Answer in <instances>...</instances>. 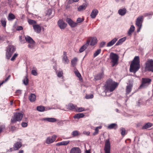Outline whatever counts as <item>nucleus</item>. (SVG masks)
<instances>
[{
  "instance_id": "obj_1",
  "label": "nucleus",
  "mask_w": 153,
  "mask_h": 153,
  "mask_svg": "<svg viewBox=\"0 0 153 153\" xmlns=\"http://www.w3.org/2000/svg\"><path fill=\"white\" fill-rule=\"evenodd\" d=\"M140 68V61L139 56H135L130 65V71L135 74Z\"/></svg>"
},
{
  "instance_id": "obj_2",
  "label": "nucleus",
  "mask_w": 153,
  "mask_h": 153,
  "mask_svg": "<svg viewBox=\"0 0 153 153\" xmlns=\"http://www.w3.org/2000/svg\"><path fill=\"white\" fill-rule=\"evenodd\" d=\"M117 85V83L113 81L111 79H109L106 81L105 86L106 90L112 92L115 90Z\"/></svg>"
},
{
  "instance_id": "obj_3",
  "label": "nucleus",
  "mask_w": 153,
  "mask_h": 153,
  "mask_svg": "<svg viewBox=\"0 0 153 153\" xmlns=\"http://www.w3.org/2000/svg\"><path fill=\"white\" fill-rule=\"evenodd\" d=\"M110 58L111 60V62L112 63V67L118 64L119 57L117 54L113 53H111L110 55Z\"/></svg>"
},
{
  "instance_id": "obj_4",
  "label": "nucleus",
  "mask_w": 153,
  "mask_h": 153,
  "mask_svg": "<svg viewBox=\"0 0 153 153\" xmlns=\"http://www.w3.org/2000/svg\"><path fill=\"white\" fill-rule=\"evenodd\" d=\"M15 51V48L12 45H8L7 47L6 53L7 58L9 59Z\"/></svg>"
},
{
  "instance_id": "obj_5",
  "label": "nucleus",
  "mask_w": 153,
  "mask_h": 153,
  "mask_svg": "<svg viewBox=\"0 0 153 153\" xmlns=\"http://www.w3.org/2000/svg\"><path fill=\"white\" fill-rule=\"evenodd\" d=\"M23 114L21 113H16L11 119V122L13 123H15L17 121H20L22 120Z\"/></svg>"
},
{
  "instance_id": "obj_6",
  "label": "nucleus",
  "mask_w": 153,
  "mask_h": 153,
  "mask_svg": "<svg viewBox=\"0 0 153 153\" xmlns=\"http://www.w3.org/2000/svg\"><path fill=\"white\" fill-rule=\"evenodd\" d=\"M145 70L146 71L153 72V60L149 59L145 63Z\"/></svg>"
},
{
  "instance_id": "obj_7",
  "label": "nucleus",
  "mask_w": 153,
  "mask_h": 153,
  "mask_svg": "<svg viewBox=\"0 0 153 153\" xmlns=\"http://www.w3.org/2000/svg\"><path fill=\"white\" fill-rule=\"evenodd\" d=\"M151 81L149 78H143L142 79V83L139 86V88H142L149 85Z\"/></svg>"
},
{
  "instance_id": "obj_8",
  "label": "nucleus",
  "mask_w": 153,
  "mask_h": 153,
  "mask_svg": "<svg viewBox=\"0 0 153 153\" xmlns=\"http://www.w3.org/2000/svg\"><path fill=\"white\" fill-rule=\"evenodd\" d=\"M143 16H140L138 17L136 20V25L138 27L137 32H139L142 27V24L143 22Z\"/></svg>"
},
{
  "instance_id": "obj_9",
  "label": "nucleus",
  "mask_w": 153,
  "mask_h": 153,
  "mask_svg": "<svg viewBox=\"0 0 153 153\" xmlns=\"http://www.w3.org/2000/svg\"><path fill=\"white\" fill-rule=\"evenodd\" d=\"M111 144L109 139L106 140L105 144V153H110Z\"/></svg>"
},
{
  "instance_id": "obj_10",
  "label": "nucleus",
  "mask_w": 153,
  "mask_h": 153,
  "mask_svg": "<svg viewBox=\"0 0 153 153\" xmlns=\"http://www.w3.org/2000/svg\"><path fill=\"white\" fill-rule=\"evenodd\" d=\"M58 26L61 29H64L66 27L67 24L63 20H60L58 22Z\"/></svg>"
},
{
  "instance_id": "obj_11",
  "label": "nucleus",
  "mask_w": 153,
  "mask_h": 153,
  "mask_svg": "<svg viewBox=\"0 0 153 153\" xmlns=\"http://www.w3.org/2000/svg\"><path fill=\"white\" fill-rule=\"evenodd\" d=\"M66 22L72 27H74L76 26L77 25V23L74 22L69 18H67V19Z\"/></svg>"
},
{
  "instance_id": "obj_12",
  "label": "nucleus",
  "mask_w": 153,
  "mask_h": 153,
  "mask_svg": "<svg viewBox=\"0 0 153 153\" xmlns=\"http://www.w3.org/2000/svg\"><path fill=\"white\" fill-rule=\"evenodd\" d=\"M62 61L65 64H68L69 63V60L67 56V53L66 52H63Z\"/></svg>"
},
{
  "instance_id": "obj_13",
  "label": "nucleus",
  "mask_w": 153,
  "mask_h": 153,
  "mask_svg": "<svg viewBox=\"0 0 153 153\" xmlns=\"http://www.w3.org/2000/svg\"><path fill=\"white\" fill-rule=\"evenodd\" d=\"M56 136L53 135L51 138L48 137L46 140V143L47 144H50L56 140Z\"/></svg>"
},
{
  "instance_id": "obj_14",
  "label": "nucleus",
  "mask_w": 153,
  "mask_h": 153,
  "mask_svg": "<svg viewBox=\"0 0 153 153\" xmlns=\"http://www.w3.org/2000/svg\"><path fill=\"white\" fill-rule=\"evenodd\" d=\"M33 29L34 31L37 33H39L41 31V27L39 25L36 24L33 26Z\"/></svg>"
},
{
  "instance_id": "obj_15",
  "label": "nucleus",
  "mask_w": 153,
  "mask_h": 153,
  "mask_svg": "<svg viewBox=\"0 0 153 153\" xmlns=\"http://www.w3.org/2000/svg\"><path fill=\"white\" fill-rule=\"evenodd\" d=\"M70 153H81V151L79 148L74 147L71 149Z\"/></svg>"
},
{
  "instance_id": "obj_16",
  "label": "nucleus",
  "mask_w": 153,
  "mask_h": 153,
  "mask_svg": "<svg viewBox=\"0 0 153 153\" xmlns=\"http://www.w3.org/2000/svg\"><path fill=\"white\" fill-rule=\"evenodd\" d=\"M98 13V11L96 9H94L90 15V16L92 19H94Z\"/></svg>"
},
{
  "instance_id": "obj_17",
  "label": "nucleus",
  "mask_w": 153,
  "mask_h": 153,
  "mask_svg": "<svg viewBox=\"0 0 153 153\" xmlns=\"http://www.w3.org/2000/svg\"><path fill=\"white\" fill-rule=\"evenodd\" d=\"M22 146V144L20 142H17L13 146V149L15 150L19 149Z\"/></svg>"
},
{
  "instance_id": "obj_18",
  "label": "nucleus",
  "mask_w": 153,
  "mask_h": 153,
  "mask_svg": "<svg viewBox=\"0 0 153 153\" xmlns=\"http://www.w3.org/2000/svg\"><path fill=\"white\" fill-rule=\"evenodd\" d=\"M76 106V105H74L72 103H70L66 106V108L68 109L72 110H75Z\"/></svg>"
},
{
  "instance_id": "obj_19",
  "label": "nucleus",
  "mask_w": 153,
  "mask_h": 153,
  "mask_svg": "<svg viewBox=\"0 0 153 153\" xmlns=\"http://www.w3.org/2000/svg\"><path fill=\"white\" fill-rule=\"evenodd\" d=\"M90 42V41H88L85 44L83 45L80 49L79 51L80 53L83 52L87 48Z\"/></svg>"
},
{
  "instance_id": "obj_20",
  "label": "nucleus",
  "mask_w": 153,
  "mask_h": 153,
  "mask_svg": "<svg viewBox=\"0 0 153 153\" xmlns=\"http://www.w3.org/2000/svg\"><path fill=\"white\" fill-rule=\"evenodd\" d=\"M42 120L52 123L55 122L56 121V119L54 118H44L42 119Z\"/></svg>"
},
{
  "instance_id": "obj_21",
  "label": "nucleus",
  "mask_w": 153,
  "mask_h": 153,
  "mask_svg": "<svg viewBox=\"0 0 153 153\" xmlns=\"http://www.w3.org/2000/svg\"><path fill=\"white\" fill-rule=\"evenodd\" d=\"M25 39L26 41L30 44H34L35 42L30 36H27L25 37Z\"/></svg>"
},
{
  "instance_id": "obj_22",
  "label": "nucleus",
  "mask_w": 153,
  "mask_h": 153,
  "mask_svg": "<svg viewBox=\"0 0 153 153\" xmlns=\"http://www.w3.org/2000/svg\"><path fill=\"white\" fill-rule=\"evenodd\" d=\"M126 10L125 8L119 9L118 11V13L119 15L123 16L126 13Z\"/></svg>"
},
{
  "instance_id": "obj_23",
  "label": "nucleus",
  "mask_w": 153,
  "mask_h": 153,
  "mask_svg": "<svg viewBox=\"0 0 153 153\" xmlns=\"http://www.w3.org/2000/svg\"><path fill=\"white\" fill-rule=\"evenodd\" d=\"M117 39L115 38L111 40L110 42H109L107 44V47H110L113 45L117 41Z\"/></svg>"
},
{
  "instance_id": "obj_24",
  "label": "nucleus",
  "mask_w": 153,
  "mask_h": 153,
  "mask_svg": "<svg viewBox=\"0 0 153 153\" xmlns=\"http://www.w3.org/2000/svg\"><path fill=\"white\" fill-rule=\"evenodd\" d=\"M29 99L30 102H34L36 99V96L33 94H31L29 97Z\"/></svg>"
},
{
  "instance_id": "obj_25",
  "label": "nucleus",
  "mask_w": 153,
  "mask_h": 153,
  "mask_svg": "<svg viewBox=\"0 0 153 153\" xmlns=\"http://www.w3.org/2000/svg\"><path fill=\"white\" fill-rule=\"evenodd\" d=\"M90 45L94 46L97 43V39L95 37H93L91 38L90 41Z\"/></svg>"
},
{
  "instance_id": "obj_26",
  "label": "nucleus",
  "mask_w": 153,
  "mask_h": 153,
  "mask_svg": "<svg viewBox=\"0 0 153 153\" xmlns=\"http://www.w3.org/2000/svg\"><path fill=\"white\" fill-rule=\"evenodd\" d=\"M86 7L87 5L85 4H83L78 7L77 10L79 11H81L85 10L86 9Z\"/></svg>"
},
{
  "instance_id": "obj_27",
  "label": "nucleus",
  "mask_w": 153,
  "mask_h": 153,
  "mask_svg": "<svg viewBox=\"0 0 153 153\" xmlns=\"http://www.w3.org/2000/svg\"><path fill=\"white\" fill-rule=\"evenodd\" d=\"M117 127V124L116 123H112L109 125L108 128L109 129H116Z\"/></svg>"
},
{
  "instance_id": "obj_28",
  "label": "nucleus",
  "mask_w": 153,
  "mask_h": 153,
  "mask_svg": "<svg viewBox=\"0 0 153 153\" xmlns=\"http://www.w3.org/2000/svg\"><path fill=\"white\" fill-rule=\"evenodd\" d=\"M126 39V37H124L120 39L117 42L115 45L117 46L121 44Z\"/></svg>"
},
{
  "instance_id": "obj_29",
  "label": "nucleus",
  "mask_w": 153,
  "mask_h": 153,
  "mask_svg": "<svg viewBox=\"0 0 153 153\" xmlns=\"http://www.w3.org/2000/svg\"><path fill=\"white\" fill-rule=\"evenodd\" d=\"M69 141H62L57 143L56 145V146H60L62 145L65 146L67 145L69 143Z\"/></svg>"
},
{
  "instance_id": "obj_30",
  "label": "nucleus",
  "mask_w": 153,
  "mask_h": 153,
  "mask_svg": "<svg viewBox=\"0 0 153 153\" xmlns=\"http://www.w3.org/2000/svg\"><path fill=\"white\" fill-rule=\"evenodd\" d=\"M16 18L15 16L13 13H10L9 14L7 19L9 21H12Z\"/></svg>"
},
{
  "instance_id": "obj_31",
  "label": "nucleus",
  "mask_w": 153,
  "mask_h": 153,
  "mask_svg": "<svg viewBox=\"0 0 153 153\" xmlns=\"http://www.w3.org/2000/svg\"><path fill=\"white\" fill-rule=\"evenodd\" d=\"M85 115L82 113H78L75 114L74 116V119L77 118L78 119H79L81 118H82L84 117Z\"/></svg>"
},
{
  "instance_id": "obj_32",
  "label": "nucleus",
  "mask_w": 153,
  "mask_h": 153,
  "mask_svg": "<svg viewBox=\"0 0 153 153\" xmlns=\"http://www.w3.org/2000/svg\"><path fill=\"white\" fill-rule=\"evenodd\" d=\"M103 76L104 74L103 73H99L95 76V79L96 80L100 79L102 77H103Z\"/></svg>"
},
{
  "instance_id": "obj_33",
  "label": "nucleus",
  "mask_w": 153,
  "mask_h": 153,
  "mask_svg": "<svg viewBox=\"0 0 153 153\" xmlns=\"http://www.w3.org/2000/svg\"><path fill=\"white\" fill-rule=\"evenodd\" d=\"M132 85L130 84L126 86V94H129L131 91Z\"/></svg>"
},
{
  "instance_id": "obj_34",
  "label": "nucleus",
  "mask_w": 153,
  "mask_h": 153,
  "mask_svg": "<svg viewBox=\"0 0 153 153\" xmlns=\"http://www.w3.org/2000/svg\"><path fill=\"white\" fill-rule=\"evenodd\" d=\"M152 126V123H148L143 126L142 129H146L151 127Z\"/></svg>"
},
{
  "instance_id": "obj_35",
  "label": "nucleus",
  "mask_w": 153,
  "mask_h": 153,
  "mask_svg": "<svg viewBox=\"0 0 153 153\" xmlns=\"http://www.w3.org/2000/svg\"><path fill=\"white\" fill-rule=\"evenodd\" d=\"M1 22L2 26L4 27H5L7 23L6 19L4 18H2L1 20Z\"/></svg>"
},
{
  "instance_id": "obj_36",
  "label": "nucleus",
  "mask_w": 153,
  "mask_h": 153,
  "mask_svg": "<svg viewBox=\"0 0 153 153\" xmlns=\"http://www.w3.org/2000/svg\"><path fill=\"white\" fill-rule=\"evenodd\" d=\"M87 109L85 110L84 108L82 107H78L76 105L75 110L77 112H80L83 111H85Z\"/></svg>"
},
{
  "instance_id": "obj_37",
  "label": "nucleus",
  "mask_w": 153,
  "mask_h": 153,
  "mask_svg": "<svg viewBox=\"0 0 153 153\" xmlns=\"http://www.w3.org/2000/svg\"><path fill=\"white\" fill-rule=\"evenodd\" d=\"M135 27L134 26L131 25L128 32V34L130 35L134 30Z\"/></svg>"
},
{
  "instance_id": "obj_38",
  "label": "nucleus",
  "mask_w": 153,
  "mask_h": 153,
  "mask_svg": "<svg viewBox=\"0 0 153 153\" xmlns=\"http://www.w3.org/2000/svg\"><path fill=\"white\" fill-rule=\"evenodd\" d=\"M28 22L29 24L32 25L33 27V25H35L36 24V21L31 19H28Z\"/></svg>"
},
{
  "instance_id": "obj_39",
  "label": "nucleus",
  "mask_w": 153,
  "mask_h": 153,
  "mask_svg": "<svg viewBox=\"0 0 153 153\" xmlns=\"http://www.w3.org/2000/svg\"><path fill=\"white\" fill-rule=\"evenodd\" d=\"M101 126H100L97 127L95 129V132L93 133V135H97L99 132V129H101Z\"/></svg>"
},
{
  "instance_id": "obj_40",
  "label": "nucleus",
  "mask_w": 153,
  "mask_h": 153,
  "mask_svg": "<svg viewBox=\"0 0 153 153\" xmlns=\"http://www.w3.org/2000/svg\"><path fill=\"white\" fill-rule=\"evenodd\" d=\"M77 59L76 58H74L71 61V64L73 66H74L76 64Z\"/></svg>"
},
{
  "instance_id": "obj_41",
  "label": "nucleus",
  "mask_w": 153,
  "mask_h": 153,
  "mask_svg": "<svg viewBox=\"0 0 153 153\" xmlns=\"http://www.w3.org/2000/svg\"><path fill=\"white\" fill-rule=\"evenodd\" d=\"M37 110L39 111H43L45 110V107L42 106H37Z\"/></svg>"
},
{
  "instance_id": "obj_42",
  "label": "nucleus",
  "mask_w": 153,
  "mask_h": 153,
  "mask_svg": "<svg viewBox=\"0 0 153 153\" xmlns=\"http://www.w3.org/2000/svg\"><path fill=\"white\" fill-rule=\"evenodd\" d=\"M71 134L73 137H76L79 135L80 134L78 131L76 130L73 131Z\"/></svg>"
},
{
  "instance_id": "obj_43",
  "label": "nucleus",
  "mask_w": 153,
  "mask_h": 153,
  "mask_svg": "<svg viewBox=\"0 0 153 153\" xmlns=\"http://www.w3.org/2000/svg\"><path fill=\"white\" fill-rule=\"evenodd\" d=\"M120 131L121 135L123 137L124 136L126 133V129L125 128L123 127L121 128L120 129Z\"/></svg>"
},
{
  "instance_id": "obj_44",
  "label": "nucleus",
  "mask_w": 153,
  "mask_h": 153,
  "mask_svg": "<svg viewBox=\"0 0 153 153\" xmlns=\"http://www.w3.org/2000/svg\"><path fill=\"white\" fill-rule=\"evenodd\" d=\"M24 84L25 85H27L28 84V80L27 78V76H25L24 79L23 80Z\"/></svg>"
},
{
  "instance_id": "obj_45",
  "label": "nucleus",
  "mask_w": 153,
  "mask_h": 153,
  "mask_svg": "<svg viewBox=\"0 0 153 153\" xmlns=\"http://www.w3.org/2000/svg\"><path fill=\"white\" fill-rule=\"evenodd\" d=\"M101 50L99 49L97 50L94 53V57L97 56L101 52Z\"/></svg>"
},
{
  "instance_id": "obj_46",
  "label": "nucleus",
  "mask_w": 153,
  "mask_h": 153,
  "mask_svg": "<svg viewBox=\"0 0 153 153\" xmlns=\"http://www.w3.org/2000/svg\"><path fill=\"white\" fill-rule=\"evenodd\" d=\"M94 97V95L92 94H86L85 96V98L87 99H91Z\"/></svg>"
},
{
  "instance_id": "obj_47",
  "label": "nucleus",
  "mask_w": 153,
  "mask_h": 153,
  "mask_svg": "<svg viewBox=\"0 0 153 153\" xmlns=\"http://www.w3.org/2000/svg\"><path fill=\"white\" fill-rule=\"evenodd\" d=\"M152 15H153V12H151L148 13H146L143 15L145 17L149 16H152Z\"/></svg>"
},
{
  "instance_id": "obj_48",
  "label": "nucleus",
  "mask_w": 153,
  "mask_h": 153,
  "mask_svg": "<svg viewBox=\"0 0 153 153\" xmlns=\"http://www.w3.org/2000/svg\"><path fill=\"white\" fill-rule=\"evenodd\" d=\"M83 21H84L83 19H82V18H78L77 19V20H76L77 23H77V24L78 23H81V22H83Z\"/></svg>"
},
{
  "instance_id": "obj_49",
  "label": "nucleus",
  "mask_w": 153,
  "mask_h": 153,
  "mask_svg": "<svg viewBox=\"0 0 153 153\" xmlns=\"http://www.w3.org/2000/svg\"><path fill=\"white\" fill-rule=\"evenodd\" d=\"M75 73L76 75L79 78L81 76V74L77 70L75 71Z\"/></svg>"
},
{
  "instance_id": "obj_50",
  "label": "nucleus",
  "mask_w": 153,
  "mask_h": 153,
  "mask_svg": "<svg viewBox=\"0 0 153 153\" xmlns=\"http://www.w3.org/2000/svg\"><path fill=\"white\" fill-rule=\"evenodd\" d=\"M32 74L34 76H36L37 75V73L36 72V71L35 70H32L31 71Z\"/></svg>"
},
{
  "instance_id": "obj_51",
  "label": "nucleus",
  "mask_w": 153,
  "mask_h": 153,
  "mask_svg": "<svg viewBox=\"0 0 153 153\" xmlns=\"http://www.w3.org/2000/svg\"><path fill=\"white\" fill-rule=\"evenodd\" d=\"M63 73L62 71H59L57 75L59 77H61L62 76Z\"/></svg>"
},
{
  "instance_id": "obj_52",
  "label": "nucleus",
  "mask_w": 153,
  "mask_h": 153,
  "mask_svg": "<svg viewBox=\"0 0 153 153\" xmlns=\"http://www.w3.org/2000/svg\"><path fill=\"white\" fill-rule=\"evenodd\" d=\"M18 55V54H17L15 53L11 59V60L12 61H14L15 59V58L17 57Z\"/></svg>"
},
{
  "instance_id": "obj_53",
  "label": "nucleus",
  "mask_w": 153,
  "mask_h": 153,
  "mask_svg": "<svg viewBox=\"0 0 153 153\" xmlns=\"http://www.w3.org/2000/svg\"><path fill=\"white\" fill-rule=\"evenodd\" d=\"M21 125L23 127H25L27 126V123L26 122H22Z\"/></svg>"
},
{
  "instance_id": "obj_54",
  "label": "nucleus",
  "mask_w": 153,
  "mask_h": 153,
  "mask_svg": "<svg viewBox=\"0 0 153 153\" xmlns=\"http://www.w3.org/2000/svg\"><path fill=\"white\" fill-rule=\"evenodd\" d=\"M19 40L22 43H25V40L24 39H22V36H19Z\"/></svg>"
},
{
  "instance_id": "obj_55",
  "label": "nucleus",
  "mask_w": 153,
  "mask_h": 153,
  "mask_svg": "<svg viewBox=\"0 0 153 153\" xmlns=\"http://www.w3.org/2000/svg\"><path fill=\"white\" fill-rule=\"evenodd\" d=\"M5 126L4 125H2L0 126V133H1L2 130L4 129Z\"/></svg>"
},
{
  "instance_id": "obj_56",
  "label": "nucleus",
  "mask_w": 153,
  "mask_h": 153,
  "mask_svg": "<svg viewBox=\"0 0 153 153\" xmlns=\"http://www.w3.org/2000/svg\"><path fill=\"white\" fill-rule=\"evenodd\" d=\"M105 44V42H102L100 44V47L101 48L103 47Z\"/></svg>"
},
{
  "instance_id": "obj_57",
  "label": "nucleus",
  "mask_w": 153,
  "mask_h": 153,
  "mask_svg": "<svg viewBox=\"0 0 153 153\" xmlns=\"http://www.w3.org/2000/svg\"><path fill=\"white\" fill-rule=\"evenodd\" d=\"M22 29L23 27L22 26H18L16 28V30H22Z\"/></svg>"
},
{
  "instance_id": "obj_58",
  "label": "nucleus",
  "mask_w": 153,
  "mask_h": 153,
  "mask_svg": "<svg viewBox=\"0 0 153 153\" xmlns=\"http://www.w3.org/2000/svg\"><path fill=\"white\" fill-rule=\"evenodd\" d=\"M83 133L87 135H89L90 134V132L89 131H84L83 132Z\"/></svg>"
},
{
  "instance_id": "obj_59",
  "label": "nucleus",
  "mask_w": 153,
  "mask_h": 153,
  "mask_svg": "<svg viewBox=\"0 0 153 153\" xmlns=\"http://www.w3.org/2000/svg\"><path fill=\"white\" fill-rule=\"evenodd\" d=\"M34 44H30L28 45V48H33L34 47V46L33 45Z\"/></svg>"
},
{
  "instance_id": "obj_60",
  "label": "nucleus",
  "mask_w": 153,
  "mask_h": 153,
  "mask_svg": "<svg viewBox=\"0 0 153 153\" xmlns=\"http://www.w3.org/2000/svg\"><path fill=\"white\" fill-rule=\"evenodd\" d=\"M21 90H17L16 91V93L18 94H21Z\"/></svg>"
},
{
  "instance_id": "obj_61",
  "label": "nucleus",
  "mask_w": 153,
  "mask_h": 153,
  "mask_svg": "<svg viewBox=\"0 0 153 153\" xmlns=\"http://www.w3.org/2000/svg\"><path fill=\"white\" fill-rule=\"evenodd\" d=\"M51 10L49 9L48 10L47 13V14L48 15H50L51 14Z\"/></svg>"
},
{
  "instance_id": "obj_62",
  "label": "nucleus",
  "mask_w": 153,
  "mask_h": 153,
  "mask_svg": "<svg viewBox=\"0 0 153 153\" xmlns=\"http://www.w3.org/2000/svg\"><path fill=\"white\" fill-rule=\"evenodd\" d=\"M10 75H9L7 77V78H6L5 79V80H4V81H5V82H7L9 79V78H10Z\"/></svg>"
},
{
  "instance_id": "obj_63",
  "label": "nucleus",
  "mask_w": 153,
  "mask_h": 153,
  "mask_svg": "<svg viewBox=\"0 0 153 153\" xmlns=\"http://www.w3.org/2000/svg\"><path fill=\"white\" fill-rule=\"evenodd\" d=\"M16 129V128L15 126H12L11 128V130L13 131H15Z\"/></svg>"
},
{
  "instance_id": "obj_64",
  "label": "nucleus",
  "mask_w": 153,
  "mask_h": 153,
  "mask_svg": "<svg viewBox=\"0 0 153 153\" xmlns=\"http://www.w3.org/2000/svg\"><path fill=\"white\" fill-rule=\"evenodd\" d=\"M85 153H91L90 150H86L85 151Z\"/></svg>"
}]
</instances>
